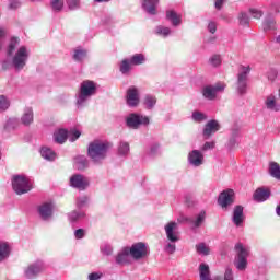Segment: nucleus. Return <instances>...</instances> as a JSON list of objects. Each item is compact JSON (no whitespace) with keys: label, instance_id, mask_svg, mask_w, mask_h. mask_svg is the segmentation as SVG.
<instances>
[{"label":"nucleus","instance_id":"nucleus-1","mask_svg":"<svg viewBox=\"0 0 280 280\" xmlns=\"http://www.w3.org/2000/svg\"><path fill=\"white\" fill-rule=\"evenodd\" d=\"M108 150H110V143L94 140L88 147V156L95 165H101L106 156H108Z\"/></svg>","mask_w":280,"mask_h":280},{"label":"nucleus","instance_id":"nucleus-2","mask_svg":"<svg viewBox=\"0 0 280 280\" xmlns=\"http://www.w3.org/2000/svg\"><path fill=\"white\" fill-rule=\"evenodd\" d=\"M166 233L165 253L174 255L176 253V242H180V232H178V223L171 221L164 226Z\"/></svg>","mask_w":280,"mask_h":280},{"label":"nucleus","instance_id":"nucleus-3","mask_svg":"<svg viewBox=\"0 0 280 280\" xmlns=\"http://www.w3.org/2000/svg\"><path fill=\"white\" fill-rule=\"evenodd\" d=\"M96 91L97 88L93 81H83L77 97L78 108H82V106H84V104H86V102H89V100L95 95Z\"/></svg>","mask_w":280,"mask_h":280},{"label":"nucleus","instance_id":"nucleus-4","mask_svg":"<svg viewBox=\"0 0 280 280\" xmlns=\"http://www.w3.org/2000/svg\"><path fill=\"white\" fill-rule=\"evenodd\" d=\"M234 250L236 252L234 266L237 270H240V272H244V270L248 268V255H250V250L244 247L242 243H237Z\"/></svg>","mask_w":280,"mask_h":280},{"label":"nucleus","instance_id":"nucleus-5","mask_svg":"<svg viewBox=\"0 0 280 280\" xmlns=\"http://www.w3.org/2000/svg\"><path fill=\"white\" fill-rule=\"evenodd\" d=\"M28 60L30 48H27V46H20L12 57V67L15 69V71H23Z\"/></svg>","mask_w":280,"mask_h":280},{"label":"nucleus","instance_id":"nucleus-6","mask_svg":"<svg viewBox=\"0 0 280 280\" xmlns=\"http://www.w3.org/2000/svg\"><path fill=\"white\" fill-rule=\"evenodd\" d=\"M12 188L18 196H23L32 191V182L25 175H14L12 177Z\"/></svg>","mask_w":280,"mask_h":280},{"label":"nucleus","instance_id":"nucleus-7","mask_svg":"<svg viewBox=\"0 0 280 280\" xmlns=\"http://www.w3.org/2000/svg\"><path fill=\"white\" fill-rule=\"evenodd\" d=\"M126 126L131 130H139L140 126H150V118L141 114L132 113L126 117Z\"/></svg>","mask_w":280,"mask_h":280},{"label":"nucleus","instance_id":"nucleus-8","mask_svg":"<svg viewBox=\"0 0 280 280\" xmlns=\"http://www.w3.org/2000/svg\"><path fill=\"white\" fill-rule=\"evenodd\" d=\"M235 203V191L233 189L223 190L218 198V205L223 211H229L230 207Z\"/></svg>","mask_w":280,"mask_h":280},{"label":"nucleus","instance_id":"nucleus-9","mask_svg":"<svg viewBox=\"0 0 280 280\" xmlns=\"http://www.w3.org/2000/svg\"><path fill=\"white\" fill-rule=\"evenodd\" d=\"M226 85L224 83H217L214 85H206L202 88L201 93L205 100L213 102L218 97V93H222Z\"/></svg>","mask_w":280,"mask_h":280},{"label":"nucleus","instance_id":"nucleus-10","mask_svg":"<svg viewBox=\"0 0 280 280\" xmlns=\"http://www.w3.org/2000/svg\"><path fill=\"white\" fill-rule=\"evenodd\" d=\"M149 254L150 249L143 242L135 243L131 247H129V255L136 260L143 259L148 257Z\"/></svg>","mask_w":280,"mask_h":280},{"label":"nucleus","instance_id":"nucleus-11","mask_svg":"<svg viewBox=\"0 0 280 280\" xmlns=\"http://www.w3.org/2000/svg\"><path fill=\"white\" fill-rule=\"evenodd\" d=\"M69 185L73 189H79V191H84L89 187V185H91V182L89 180V177L82 174H74L70 176Z\"/></svg>","mask_w":280,"mask_h":280},{"label":"nucleus","instance_id":"nucleus-12","mask_svg":"<svg viewBox=\"0 0 280 280\" xmlns=\"http://www.w3.org/2000/svg\"><path fill=\"white\" fill-rule=\"evenodd\" d=\"M222 128V125H220V121L217 119L209 120L202 130V137L203 139H211L215 132H219V130Z\"/></svg>","mask_w":280,"mask_h":280},{"label":"nucleus","instance_id":"nucleus-13","mask_svg":"<svg viewBox=\"0 0 280 280\" xmlns=\"http://www.w3.org/2000/svg\"><path fill=\"white\" fill-rule=\"evenodd\" d=\"M44 270L45 265L43 264V261H37L35 264L30 265L25 269L24 275L26 279H36V277H38V275H40V272H43Z\"/></svg>","mask_w":280,"mask_h":280},{"label":"nucleus","instance_id":"nucleus-14","mask_svg":"<svg viewBox=\"0 0 280 280\" xmlns=\"http://www.w3.org/2000/svg\"><path fill=\"white\" fill-rule=\"evenodd\" d=\"M264 106L270 113H280V103L275 94H269L265 97Z\"/></svg>","mask_w":280,"mask_h":280},{"label":"nucleus","instance_id":"nucleus-15","mask_svg":"<svg viewBox=\"0 0 280 280\" xmlns=\"http://www.w3.org/2000/svg\"><path fill=\"white\" fill-rule=\"evenodd\" d=\"M188 163L192 167H200L205 164V154L199 150H192L188 153Z\"/></svg>","mask_w":280,"mask_h":280},{"label":"nucleus","instance_id":"nucleus-16","mask_svg":"<svg viewBox=\"0 0 280 280\" xmlns=\"http://www.w3.org/2000/svg\"><path fill=\"white\" fill-rule=\"evenodd\" d=\"M127 104L135 108V106H139V90L137 88L131 86L127 91Z\"/></svg>","mask_w":280,"mask_h":280},{"label":"nucleus","instance_id":"nucleus-17","mask_svg":"<svg viewBox=\"0 0 280 280\" xmlns=\"http://www.w3.org/2000/svg\"><path fill=\"white\" fill-rule=\"evenodd\" d=\"M38 213H39V218H42V220H44V221L51 220V215H54V205L44 203V205L39 206Z\"/></svg>","mask_w":280,"mask_h":280},{"label":"nucleus","instance_id":"nucleus-18","mask_svg":"<svg viewBox=\"0 0 280 280\" xmlns=\"http://www.w3.org/2000/svg\"><path fill=\"white\" fill-rule=\"evenodd\" d=\"M232 222L235 226L244 224V207L236 206L233 210Z\"/></svg>","mask_w":280,"mask_h":280},{"label":"nucleus","instance_id":"nucleus-19","mask_svg":"<svg viewBox=\"0 0 280 280\" xmlns=\"http://www.w3.org/2000/svg\"><path fill=\"white\" fill-rule=\"evenodd\" d=\"M166 19L170 21V23H171V25H173V27H178L183 23V15L178 14L174 10L166 11Z\"/></svg>","mask_w":280,"mask_h":280},{"label":"nucleus","instance_id":"nucleus-20","mask_svg":"<svg viewBox=\"0 0 280 280\" xmlns=\"http://www.w3.org/2000/svg\"><path fill=\"white\" fill-rule=\"evenodd\" d=\"M129 261H130L129 247H125L122 248L121 252L118 253V255H116V264H118V266H126V264H129Z\"/></svg>","mask_w":280,"mask_h":280},{"label":"nucleus","instance_id":"nucleus-21","mask_svg":"<svg viewBox=\"0 0 280 280\" xmlns=\"http://www.w3.org/2000/svg\"><path fill=\"white\" fill-rule=\"evenodd\" d=\"M160 0H142V8L148 13L154 16L156 14V5H159Z\"/></svg>","mask_w":280,"mask_h":280},{"label":"nucleus","instance_id":"nucleus-22","mask_svg":"<svg viewBox=\"0 0 280 280\" xmlns=\"http://www.w3.org/2000/svg\"><path fill=\"white\" fill-rule=\"evenodd\" d=\"M270 198V189L268 188H258L254 192V200L256 202H266Z\"/></svg>","mask_w":280,"mask_h":280},{"label":"nucleus","instance_id":"nucleus-23","mask_svg":"<svg viewBox=\"0 0 280 280\" xmlns=\"http://www.w3.org/2000/svg\"><path fill=\"white\" fill-rule=\"evenodd\" d=\"M21 121L23 126H30L34 124V109H32V107H26L24 109V113L21 117Z\"/></svg>","mask_w":280,"mask_h":280},{"label":"nucleus","instance_id":"nucleus-24","mask_svg":"<svg viewBox=\"0 0 280 280\" xmlns=\"http://www.w3.org/2000/svg\"><path fill=\"white\" fill-rule=\"evenodd\" d=\"M74 167L80 172L86 170V167H89V160H86V156L78 155L77 158H74Z\"/></svg>","mask_w":280,"mask_h":280},{"label":"nucleus","instance_id":"nucleus-25","mask_svg":"<svg viewBox=\"0 0 280 280\" xmlns=\"http://www.w3.org/2000/svg\"><path fill=\"white\" fill-rule=\"evenodd\" d=\"M264 32H270V30H277V22L272 15H267L262 22Z\"/></svg>","mask_w":280,"mask_h":280},{"label":"nucleus","instance_id":"nucleus-26","mask_svg":"<svg viewBox=\"0 0 280 280\" xmlns=\"http://www.w3.org/2000/svg\"><path fill=\"white\" fill-rule=\"evenodd\" d=\"M199 278L200 280H213L211 279V270L209 269V265L205 262L199 265Z\"/></svg>","mask_w":280,"mask_h":280},{"label":"nucleus","instance_id":"nucleus-27","mask_svg":"<svg viewBox=\"0 0 280 280\" xmlns=\"http://www.w3.org/2000/svg\"><path fill=\"white\" fill-rule=\"evenodd\" d=\"M142 104L147 110H152L156 106V96L147 94L142 101Z\"/></svg>","mask_w":280,"mask_h":280},{"label":"nucleus","instance_id":"nucleus-28","mask_svg":"<svg viewBox=\"0 0 280 280\" xmlns=\"http://www.w3.org/2000/svg\"><path fill=\"white\" fill-rule=\"evenodd\" d=\"M40 154L45 161H56V152L48 147H43Z\"/></svg>","mask_w":280,"mask_h":280},{"label":"nucleus","instance_id":"nucleus-29","mask_svg":"<svg viewBox=\"0 0 280 280\" xmlns=\"http://www.w3.org/2000/svg\"><path fill=\"white\" fill-rule=\"evenodd\" d=\"M269 174L276 180H280V165L277 162L269 163Z\"/></svg>","mask_w":280,"mask_h":280},{"label":"nucleus","instance_id":"nucleus-30","mask_svg":"<svg viewBox=\"0 0 280 280\" xmlns=\"http://www.w3.org/2000/svg\"><path fill=\"white\" fill-rule=\"evenodd\" d=\"M67 137H68V132L66 129H59L54 133V139L56 143H60V144L65 143V141H67Z\"/></svg>","mask_w":280,"mask_h":280},{"label":"nucleus","instance_id":"nucleus-31","mask_svg":"<svg viewBox=\"0 0 280 280\" xmlns=\"http://www.w3.org/2000/svg\"><path fill=\"white\" fill-rule=\"evenodd\" d=\"M10 257V245L5 242H0V261H5Z\"/></svg>","mask_w":280,"mask_h":280},{"label":"nucleus","instance_id":"nucleus-32","mask_svg":"<svg viewBox=\"0 0 280 280\" xmlns=\"http://www.w3.org/2000/svg\"><path fill=\"white\" fill-rule=\"evenodd\" d=\"M236 91H237L238 95H246V93L248 91V81L237 79Z\"/></svg>","mask_w":280,"mask_h":280},{"label":"nucleus","instance_id":"nucleus-33","mask_svg":"<svg viewBox=\"0 0 280 280\" xmlns=\"http://www.w3.org/2000/svg\"><path fill=\"white\" fill-rule=\"evenodd\" d=\"M248 75H250V66H241L238 68L237 80L248 81Z\"/></svg>","mask_w":280,"mask_h":280},{"label":"nucleus","instance_id":"nucleus-34","mask_svg":"<svg viewBox=\"0 0 280 280\" xmlns=\"http://www.w3.org/2000/svg\"><path fill=\"white\" fill-rule=\"evenodd\" d=\"M191 119L192 121H196V124H202V121H207L209 119V116L200 110H195L192 112Z\"/></svg>","mask_w":280,"mask_h":280},{"label":"nucleus","instance_id":"nucleus-35","mask_svg":"<svg viewBox=\"0 0 280 280\" xmlns=\"http://www.w3.org/2000/svg\"><path fill=\"white\" fill-rule=\"evenodd\" d=\"M16 128H19V120L16 118H10L3 127V131L12 132V130H16Z\"/></svg>","mask_w":280,"mask_h":280},{"label":"nucleus","instance_id":"nucleus-36","mask_svg":"<svg viewBox=\"0 0 280 280\" xmlns=\"http://www.w3.org/2000/svg\"><path fill=\"white\" fill-rule=\"evenodd\" d=\"M132 67V63L130 62V59H124L120 62L119 71L122 73V75H128L130 73V69Z\"/></svg>","mask_w":280,"mask_h":280},{"label":"nucleus","instance_id":"nucleus-37","mask_svg":"<svg viewBox=\"0 0 280 280\" xmlns=\"http://www.w3.org/2000/svg\"><path fill=\"white\" fill-rule=\"evenodd\" d=\"M129 61L135 67H139V65H143L145 62V55H143V54H136V55L131 56Z\"/></svg>","mask_w":280,"mask_h":280},{"label":"nucleus","instance_id":"nucleus-38","mask_svg":"<svg viewBox=\"0 0 280 280\" xmlns=\"http://www.w3.org/2000/svg\"><path fill=\"white\" fill-rule=\"evenodd\" d=\"M155 34L158 36H162L163 38H167L170 34H172V28L163 25H159L155 27Z\"/></svg>","mask_w":280,"mask_h":280},{"label":"nucleus","instance_id":"nucleus-39","mask_svg":"<svg viewBox=\"0 0 280 280\" xmlns=\"http://www.w3.org/2000/svg\"><path fill=\"white\" fill-rule=\"evenodd\" d=\"M196 252L198 253V255H203V257H207V255H211V248L205 243L197 244Z\"/></svg>","mask_w":280,"mask_h":280},{"label":"nucleus","instance_id":"nucleus-40","mask_svg":"<svg viewBox=\"0 0 280 280\" xmlns=\"http://www.w3.org/2000/svg\"><path fill=\"white\" fill-rule=\"evenodd\" d=\"M118 154L119 156H128V154H130V144L128 142L121 141L118 144Z\"/></svg>","mask_w":280,"mask_h":280},{"label":"nucleus","instance_id":"nucleus-41","mask_svg":"<svg viewBox=\"0 0 280 280\" xmlns=\"http://www.w3.org/2000/svg\"><path fill=\"white\" fill-rule=\"evenodd\" d=\"M63 8H65V0H51L50 1V10H52L56 13L62 12Z\"/></svg>","mask_w":280,"mask_h":280},{"label":"nucleus","instance_id":"nucleus-42","mask_svg":"<svg viewBox=\"0 0 280 280\" xmlns=\"http://www.w3.org/2000/svg\"><path fill=\"white\" fill-rule=\"evenodd\" d=\"M237 19L242 27H248V25L250 24V18H248V14L246 12H241Z\"/></svg>","mask_w":280,"mask_h":280},{"label":"nucleus","instance_id":"nucleus-43","mask_svg":"<svg viewBox=\"0 0 280 280\" xmlns=\"http://www.w3.org/2000/svg\"><path fill=\"white\" fill-rule=\"evenodd\" d=\"M19 38L13 37L8 46L7 54L8 56H14V51H16V47H19Z\"/></svg>","mask_w":280,"mask_h":280},{"label":"nucleus","instance_id":"nucleus-44","mask_svg":"<svg viewBox=\"0 0 280 280\" xmlns=\"http://www.w3.org/2000/svg\"><path fill=\"white\" fill-rule=\"evenodd\" d=\"M206 218H207V212L205 210H202L201 212H199L196 220H192L191 222H192L194 226H196L198 229V226H200L202 224V222H205Z\"/></svg>","mask_w":280,"mask_h":280},{"label":"nucleus","instance_id":"nucleus-45","mask_svg":"<svg viewBox=\"0 0 280 280\" xmlns=\"http://www.w3.org/2000/svg\"><path fill=\"white\" fill-rule=\"evenodd\" d=\"M84 58H86V50H84V49L74 50L73 59L77 62H82V60H84Z\"/></svg>","mask_w":280,"mask_h":280},{"label":"nucleus","instance_id":"nucleus-46","mask_svg":"<svg viewBox=\"0 0 280 280\" xmlns=\"http://www.w3.org/2000/svg\"><path fill=\"white\" fill-rule=\"evenodd\" d=\"M10 108V101L4 95H0V113H4Z\"/></svg>","mask_w":280,"mask_h":280},{"label":"nucleus","instance_id":"nucleus-47","mask_svg":"<svg viewBox=\"0 0 280 280\" xmlns=\"http://www.w3.org/2000/svg\"><path fill=\"white\" fill-rule=\"evenodd\" d=\"M209 65H211V67H220V65H222V57L220 55H213L209 59Z\"/></svg>","mask_w":280,"mask_h":280},{"label":"nucleus","instance_id":"nucleus-48","mask_svg":"<svg viewBox=\"0 0 280 280\" xmlns=\"http://www.w3.org/2000/svg\"><path fill=\"white\" fill-rule=\"evenodd\" d=\"M80 218H84V212L72 211L69 214L70 222H78V220H80Z\"/></svg>","mask_w":280,"mask_h":280},{"label":"nucleus","instance_id":"nucleus-49","mask_svg":"<svg viewBox=\"0 0 280 280\" xmlns=\"http://www.w3.org/2000/svg\"><path fill=\"white\" fill-rule=\"evenodd\" d=\"M69 10H80V0H67Z\"/></svg>","mask_w":280,"mask_h":280},{"label":"nucleus","instance_id":"nucleus-50","mask_svg":"<svg viewBox=\"0 0 280 280\" xmlns=\"http://www.w3.org/2000/svg\"><path fill=\"white\" fill-rule=\"evenodd\" d=\"M249 14L253 19H261V16H264V11L259 9H249Z\"/></svg>","mask_w":280,"mask_h":280},{"label":"nucleus","instance_id":"nucleus-51","mask_svg":"<svg viewBox=\"0 0 280 280\" xmlns=\"http://www.w3.org/2000/svg\"><path fill=\"white\" fill-rule=\"evenodd\" d=\"M86 202H89V197L82 196L77 199L78 209H82V207H86Z\"/></svg>","mask_w":280,"mask_h":280},{"label":"nucleus","instance_id":"nucleus-52","mask_svg":"<svg viewBox=\"0 0 280 280\" xmlns=\"http://www.w3.org/2000/svg\"><path fill=\"white\" fill-rule=\"evenodd\" d=\"M81 135L82 132H80V130L78 129L71 130L69 135V140L71 142L77 141V139H80Z\"/></svg>","mask_w":280,"mask_h":280},{"label":"nucleus","instance_id":"nucleus-53","mask_svg":"<svg viewBox=\"0 0 280 280\" xmlns=\"http://www.w3.org/2000/svg\"><path fill=\"white\" fill-rule=\"evenodd\" d=\"M215 148V141L205 142L201 147V152H207Z\"/></svg>","mask_w":280,"mask_h":280},{"label":"nucleus","instance_id":"nucleus-54","mask_svg":"<svg viewBox=\"0 0 280 280\" xmlns=\"http://www.w3.org/2000/svg\"><path fill=\"white\" fill-rule=\"evenodd\" d=\"M237 135H238V131H237V130L233 131L232 138L230 139V141H229V143H228V148H230V150H232V148H233L234 145H237V140L235 139V137H237Z\"/></svg>","mask_w":280,"mask_h":280},{"label":"nucleus","instance_id":"nucleus-55","mask_svg":"<svg viewBox=\"0 0 280 280\" xmlns=\"http://www.w3.org/2000/svg\"><path fill=\"white\" fill-rule=\"evenodd\" d=\"M86 235V230L84 229H78L74 231V237L75 240H83V237Z\"/></svg>","mask_w":280,"mask_h":280},{"label":"nucleus","instance_id":"nucleus-56","mask_svg":"<svg viewBox=\"0 0 280 280\" xmlns=\"http://www.w3.org/2000/svg\"><path fill=\"white\" fill-rule=\"evenodd\" d=\"M208 32H210V34H215V32H218V23L210 21L208 23Z\"/></svg>","mask_w":280,"mask_h":280},{"label":"nucleus","instance_id":"nucleus-57","mask_svg":"<svg viewBox=\"0 0 280 280\" xmlns=\"http://www.w3.org/2000/svg\"><path fill=\"white\" fill-rule=\"evenodd\" d=\"M101 253L106 256L113 255V247L110 245H104L101 248Z\"/></svg>","mask_w":280,"mask_h":280},{"label":"nucleus","instance_id":"nucleus-58","mask_svg":"<svg viewBox=\"0 0 280 280\" xmlns=\"http://www.w3.org/2000/svg\"><path fill=\"white\" fill-rule=\"evenodd\" d=\"M102 277H104V273L102 272H92L88 276L89 280H101Z\"/></svg>","mask_w":280,"mask_h":280},{"label":"nucleus","instance_id":"nucleus-59","mask_svg":"<svg viewBox=\"0 0 280 280\" xmlns=\"http://www.w3.org/2000/svg\"><path fill=\"white\" fill-rule=\"evenodd\" d=\"M21 5V0H9L10 10H16Z\"/></svg>","mask_w":280,"mask_h":280},{"label":"nucleus","instance_id":"nucleus-60","mask_svg":"<svg viewBox=\"0 0 280 280\" xmlns=\"http://www.w3.org/2000/svg\"><path fill=\"white\" fill-rule=\"evenodd\" d=\"M160 150H161V145H159V144L151 145V149H150L151 156H156V154L160 152Z\"/></svg>","mask_w":280,"mask_h":280},{"label":"nucleus","instance_id":"nucleus-61","mask_svg":"<svg viewBox=\"0 0 280 280\" xmlns=\"http://www.w3.org/2000/svg\"><path fill=\"white\" fill-rule=\"evenodd\" d=\"M224 280H234L233 279V269L232 268H226L225 273H224Z\"/></svg>","mask_w":280,"mask_h":280},{"label":"nucleus","instance_id":"nucleus-62","mask_svg":"<svg viewBox=\"0 0 280 280\" xmlns=\"http://www.w3.org/2000/svg\"><path fill=\"white\" fill-rule=\"evenodd\" d=\"M267 78L268 80H270L271 82H275V80H277V70H270L267 73Z\"/></svg>","mask_w":280,"mask_h":280},{"label":"nucleus","instance_id":"nucleus-63","mask_svg":"<svg viewBox=\"0 0 280 280\" xmlns=\"http://www.w3.org/2000/svg\"><path fill=\"white\" fill-rule=\"evenodd\" d=\"M1 66H2L3 71H8V69H10L12 67V61L10 62L8 60H3L1 62Z\"/></svg>","mask_w":280,"mask_h":280},{"label":"nucleus","instance_id":"nucleus-64","mask_svg":"<svg viewBox=\"0 0 280 280\" xmlns=\"http://www.w3.org/2000/svg\"><path fill=\"white\" fill-rule=\"evenodd\" d=\"M225 0H215L214 7L217 10H222V5H224Z\"/></svg>","mask_w":280,"mask_h":280}]
</instances>
